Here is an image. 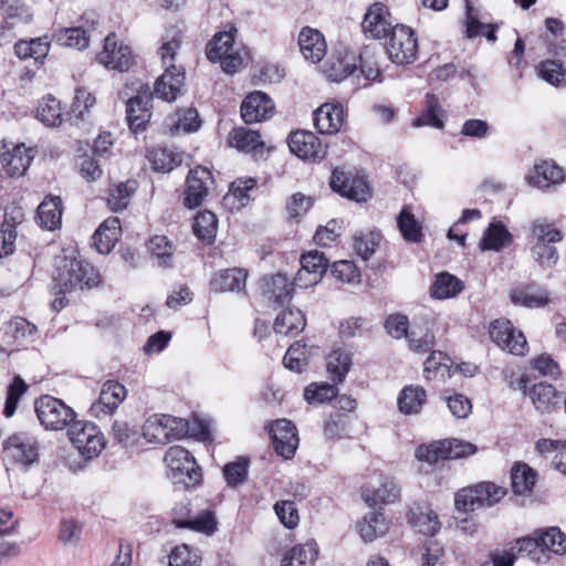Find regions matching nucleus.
I'll return each instance as SVG.
<instances>
[{"label":"nucleus","instance_id":"nucleus-29","mask_svg":"<svg viewBox=\"0 0 566 566\" xmlns=\"http://www.w3.org/2000/svg\"><path fill=\"white\" fill-rule=\"evenodd\" d=\"M298 45L303 56L312 63L321 62L326 55L327 44L324 35L311 27L301 30Z\"/></svg>","mask_w":566,"mask_h":566},{"label":"nucleus","instance_id":"nucleus-12","mask_svg":"<svg viewBox=\"0 0 566 566\" xmlns=\"http://www.w3.org/2000/svg\"><path fill=\"white\" fill-rule=\"evenodd\" d=\"M3 459L12 465L31 467L39 460L38 440L25 432L11 434L3 443Z\"/></svg>","mask_w":566,"mask_h":566},{"label":"nucleus","instance_id":"nucleus-41","mask_svg":"<svg viewBox=\"0 0 566 566\" xmlns=\"http://www.w3.org/2000/svg\"><path fill=\"white\" fill-rule=\"evenodd\" d=\"M464 289L463 282L457 276L442 272L437 275L431 285V296L437 300H446L457 296Z\"/></svg>","mask_w":566,"mask_h":566},{"label":"nucleus","instance_id":"nucleus-62","mask_svg":"<svg viewBox=\"0 0 566 566\" xmlns=\"http://www.w3.org/2000/svg\"><path fill=\"white\" fill-rule=\"evenodd\" d=\"M449 358L441 352L432 353L424 361L423 373L428 380L449 376Z\"/></svg>","mask_w":566,"mask_h":566},{"label":"nucleus","instance_id":"nucleus-14","mask_svg":"<svg viewBox=\"0 0 566 566\" xmlns=\"http://www.w3.org/2000/svg\"><path fill=\"white\" fill-rule=\"evenodd\" d=\"M386 50L394 63L399 65L412 63L418 52V41L413 31L403 24L395 25L391 29Z\"/></svg>","mask_w":566,"mask_h":566},{"label":"nucleus","instance_id":"nucleus-36","mask_svg":"<svg viewBox=\"0 0 566 566\" xmlns=\"http://www.w3.org/2000/svg\"><path fill=\"white\" fill-rule=\"evenodd\" d=\"M511 241L512 234L506 227L500 221H494L484 231L480 241V248L482 251L497 252L509 247Z\"/></svg>","mask_w":566,"mask_h":566},{"label":"nucleus","instance_id":"nucleus-19","mask_svg":"<svg viewBox=\"0 0 566 566\" xmlns=\"http://www.w3.org/2000/svg\"><path fill=\"white\" fill-rule=\"evenodd\" d=\"M301 268L295 275V285L307 289L316 285L328 268V260L317 250L304 253L300 260Z\"/></svg>","mask_w":566,"mask_h":566},{"label":"nucleus","instance_id":"nucleus-6","mask_svg":"<svg viewBox=\"0 0 566 566\" xmlns=\"http://www.w3.org/2000/svg\"><path fill=\"white\" fill-rule=\"evenodd\" d=\"M164 461L174 483L190 486L200 482L201 473L196 459L185 448L170 447L166 451Z\"/></svg>","mask_w":566,"mask_h":566},{"label":"nucleus","instance_id":"nucleus-21","mask_svg":"<svg viewBox=\"0 0 566 566\" xmlns=\"http://www.w3.org/2000/svg\"><path fill=\"white\" fill-rule=\"evenodd\" d=\"M213 185L211 171L198 166L189 171L184 203L189 209L199 207Z\"/></svg>","mask_w":566,"mask_h":566},{"label":"nucleus","instance_id":"nucleus-50","mask_svg":"<svg viewBox=\"0 0 566 566\" xmlns=\"http://www.w3.org/2000/svg\"><path fill=\"white\" fill-rule=\"evenodd\" d=\"M218 220L211 211L198 212L193 221V232L202 241L210 242L217 233Z\"/></svg>","mask_w":566,"mask_h":566},{"label":"nucleus","instance_id":"nucleus-8","mask_svg":"<svg viewBox=\"0 0 566 566\" xmlns=\"http://www.w3.org/2000/svg\"><path fill=\"white\" fill-rule=\"evenodd\" d=\"M206 54L210 62L219 63L228 74L235 73L243 65L241 51L234 45L231 31L217 33L207 44Z\"/></svg>","mask_w":566,"mask_h":566},{"label":"nucleus","instance_id":"nucleus-39","mask_svg":"<svg viewBox=\"0 0 566 566\" xmlns=\"http://www.w3.org/2000/svg\"><path fill=\"white\" fill-rule=\"evenodd\" d=\"M397 227L405 241L418 243L423 238L422 223L416 219L410 206H403L397 217Z\"/></svg>","mask_w":566,"mask_h":566},{"label":"nucleus","instance_id":"nucleus-1","mask_svg":"<svg viewBox=\"0 0 566 566\" xmlns=\"http://www.w3.org/2000/svg\"><path fill=\"white\" fill-rule=\"evenodd\" d=\"M512 546L516 556L521 554L534 563L545 565L551 562L552 555L566 554V534L557 526L541 528L531 536L518 538Z\"/></svg>","mask_w":566,"mask_h":566},{"label":"nucleus","instance_id":"nucleus-56","mask_svg":"<svg viewBox=\"0 0 566 566\" xmlns=\"http://www.w3.org/2000/svg\"><path fill=\"white\" fill-rule=\"evenodd\" d=\"M415 126H432L436 128L443 127V120L440 116V106L439 99L433 94H427L426 97V112L423 115L418 117L415 123Z\"/></svg>","mask_w":566,"mask_h":566},{"label":"nucleus","instance_id":"nucleus-13","mask_svg":"<svg viewBox=\"0 0 566 566\" xmlns=\"http://www.w3.org/2000/svg\"><path fill=\"white\" fill-rule=\"evenodd\" d=\"M385 328L387 333L396 339L406 337L409 348L413 352L424 353L430 350L433 346L434 336L431 332L426 331L422 333V329L415 326L413 329L408 333L409 321L406 315L394 314L388 316L385 322Z\"/></svg>","mask_w":566,"mask_h":566},{"label":"nucleus","instance_id":"nucleus-17","mask_svg":"<svg viewBox=\"0 0 566 566\" xmlns=\"http://www.w3.org/2000/svg\"><path fill=\"white\" fill-rule=\"evenodd\" d=\"M400 493V486L392 478L381 475L376 483L368 482L364 485L361 499L368 506L375 507L398 502Z\"/></svg>","mask_w":566,"mask_h":566},{"label":"nucleus","instance_id":"nucleus-33","mask_svg":"<svg viewBox=\"0 0 566 566\" xmlns=\"http://www.w3.org/2000/svg\"><path fill=\"white\" fill-rule=\"evenodd\" d=\"M248 273L240 268L221 270L212 277L210 289L217 293L239 292L244 289Z\"/></svg>","mask_w":566,"mask_h":566},{"label":"nucleus","instance_id":"nucleus-57","mask_svg":"<svg viewBox=\"0 0 566 566\" xmlns=\"http://www.w3.org/2000/svg\"><path fill=\"white\" fill-rule=\"evenodd\" d=\"M28 388L29 386L20 376H15L13 378L12 382L8 386L7 389V398L3 409L4 417L11 418L14 415L18 402L27 392Z\"/></svg>","mask_w":566,"mask_h":566},{"label":"nucleus","instance_id":"nucleus-35","mask_svg":"<svg viewBox=\"0 0 566 566\" xmlns=\"http://www.w3.org/2000/svg\"><path fill=\"white\" fill-rule=\"evenodd\" d=\"M255 186L256 180L254 178H238L231 184L229 192L224 196V205L231 210L244 208L251 199L250 191H252Z\"/></svg>","mask_w":566,"mask_h":566},{"label":"nucleus","instance_id":"nucleus-48","mask_svg":"<svg viewBox=\"0 0 566 566\" xmlns=\"http://www.w3.org/2000/svg\"><path fill=\"white\" fill-rule=\"evenodd\" d=\"M535 478V472L527 464H515L511 472L514 492L518 495L530 494L534 488Z\"/></svg>","mask_w":566,"mask_h":566},{"label":"nucleus","instance_id":"nucleus-30","mask_svg":"<svg viewBox=\"0 0 566 566\" xmlns=\"http://www.w3.org/2000/svg\"><path fill=\"white\" fill-rule=\"evenodd\" d=\"M122 227L117 217L107 218L95 231L92 243L101 254L109 253L119 240Z\"/></svg>","mask_w":566,"mask_h":566},{"label":"nucleus","instance_id":"nucleus-53","mask_svg":"<svg viewBox=\"0 0 566 566\" xmlns=\"http://www.w3.org/2000/svg\"><path fill=\"white\" fill-rule=\"evenodd\" d=\"M135 182H120L109 189L107 206L112 211H120L128 206L129 198L135 191Z\"/></svg>","mask_w":566,"mask_h":566},{"label":"nucleus","instance_id":"nucleus-4","mask_svg":"<svg viewBox=\"0 0 566 566\" xmlns=\"http://www.w3.org/2000/svg\"><path fill=\"white\" fill-rule=\"evenodd\" d=\"M531 239L533 260L539 265H554L558 260V252L554 243L563 240L562 231L553 223L538 219L531 224Z\"/></svg>","mask_w":566,"mask_h":566},{"label":"nucleus","instance_id":"nucleus-11","mask_svg":"<svg viewBox=\"0 0 566 566\" xmlns=\"http://www.w3.org/2000/svg\"><path fill=\"white\" fill-rule=\"evenodd\" d=\"M96 61L106 70L128 72L135 64L132 48L117 34L109 33L103 49L97 53Z\"/></svg>","mask_w":566,"mask_h":566},{"label":"nucleus","instance_id":"nucleus-49","mask_svg":"<svg viewBox=\"0 0 566 566\" xmlns=\"http://www.w3.org/2000/svg\"><path fill=\"white\" fill-rule=\"evenodd\" d=\"M294 286L295 281L292 283L286 275L276 274L266 280L265 293L276 302L283 303L291 300Z\"/></svg>","mask_w":566,"mask_h":566},{"label":"nucleus","instance_id":"nucleus-9","mask_svg":"<svg viewBox=\"0 0 566 566\" xmlns=\"http://www.w3.org/2000/svg\"><path fill=\"white\" fill-rule=\"evenodd\" d=\"M67 436L74 448L85 459L97 457L105 447L104 434L93 422L74 419L67 429Z\"/></svg>","mask_w":566,"mask_h":566},{"label":"nucleus","instance_id":"nucleus-16","mask_svg":"<svg viewBox=\"0 0 566 566\" xmlns=\"http://www.w3.org/2000/svg\"><path fill=\"white\" fill-rule=\"evenodd\" d=\"M491 339L502 349L517 356L528 350L524 334L507 319H495L490 326Z\"/></svg>","mask_w":566,"mask_h":566},{"label":"nucleus","instance_id":"nucleus-54","mask_svg":"<svg viewBox=\"0 0 566 566\" xmlns=\"http://www.w3.org/2000/svg\"><path fill=\"white\" fill-rule=\"evenodd\" d=\"M367 81H381V72L376 61V52L366 46L357 54V67Z\"/></svg>","mask_w":566,"mask_h":566},{"label":"nucleus","instance_id":"nucleus-28","mask_svg":"<svg viewBox=\"0 0 566 566\" xmlns=\"http://www.w3.org/2000/svg\"><path fill=\"white\" fill-rule=\"evenodd\" d=\"M185 83V71L182 67H167L155 83V95L166 102L176 101L181 94Z\"/></svg>","mask_w":566,"mask_h":566},{"label":"nucleus","instance_id":"nucleus-23","mask_svg":"<svg viewBox=\"0 0 566 566\" xmlns=\"http://www.w3.org/2000/svg\"><path fill=\"white\" fill-rule=\"evenodd\" d=\"M275 452L285 460L291 459L298 447L296 428L286 419L276 420L270 429Z\"/></svg>","mask_w":566,"mask_h":566},{"label":"nucleus","instance_id":"nucleus-15","mask_svg":"<svg viewBox=\"0 0 566 566\" xmlns=\"http://www.w3.org/2000/svg\"><path fill=\"white\" fill-rule=\"evenodd\" d=\"M33 154L24 144L0 143V166L9 177H22L29 169Z\"/></svg>","mask_w":566,"mask_h":566},{"label":"nucleus","instance_id":"nucleus-25","mask_svg":"<svg viewBox=\"0 0 566 566\" xmlns=\"http://www.w3.org/2000/svg\"><path fill=\"white\" fill-rule=\"evenodd\" d=\"M361 27L364 33L373 39L390 35L394 27L388 8L379 2L373 3L365 13Z\"/></svg>","mask_w":566,"mask_h":566},{"label":"nucleus","instance_id":"nucleus-46","mask_svg":"<svg viewBox=\"0 0 566 566\" xmlns=\"http://www.w3.org/2000/svg\"><path fill=\"white\" fill-rule=\"evenodd\" d=\"M36 117L46 126H59L63 122V109L60 101L54 96H44L36 109Z\"/></svg>","mask_w":566,"mask_h":566},{"label":"nucleus","instance_id":"nucleus-58","mask_svg":"<svg viewBox=\"0 0 566 566\" xmlns=\"http://www.w3.org/2000/svg\"><path fill=\"white\" fill-rule=\"evenodd\" d=\"M181 40L178 34L169 35L163 38L161 45L158 49V54L160 56V60L163 62V66L165 70L167 67L174 69L179 67L176 65V56L178 54V51L180 49Z\"/></svg>","mask_w":566,"mask_h":566},{"label":"nucleus","instance_id":"nucleus-7","mask_svg":"<svg viewBox=\"0 0 566 566\" xmlns=\"http://www.w3.org/2000/svg\"><path fill=\"white\" fill-rule=\"evenodd\" d=\"M34 410L40 424L51 431L70 427L76 416L75 411L61 399L49 395L35 399Z\"/></svg>","mask_w":566,"mask_h":566},{"label":"nucleus","instance_id":"nucleus-5","mask_svg":"<svg viewBox=\"0 0 566 566\" xmlns=\"http://www.w3.org/2000/svg\"><path fill=\"white\" fill-rule=\"evenodd\" d=\"M505 495V488L492 482H481L457 492L454 506L459 512H472L484 506H493Z\"/></svg>","mask_w":566,"mask_h":566},{"label":"nucleus","instance_id":"nucleus-38","mask_svg":"<svg viewBox=\"0 0 566 566\" xmlns=\"http://www.w3.org/2000/svg\"><path fill=\"white\" fill-rule=\"evenodd\" d=\"M530 398L541 413L552 412L560 400L555 387L546 382L534 385L530 391Z\"/></svg>","mask_w":566,"mask_h":566},{"label":"nucleus","instance_id":"nucleus-52","mask_svg":"<svg viewBox=\"0 0 566 566\" xmlns=\"http://www.w3.org/2000/svg\"><path fill=\"white\" fill-rule=\"evenodd\" d=\"M179 527H187L206 535H212L217 531L218 521L212 510H205L193 518L179 522Z\"/></svg>","mask_w":566,"mask_h":566},{"label":"nucleus","instance_id":"nucleus-63","mask_svg":"<svg viewBox=\"0 0 566 566\" xmlns=\"http://www.w3.org/2000/svg\"><path fill=\"white\" fill-rule=\"evenodd\" d=\"M536 449L542 453L559 450L553 459V464L559 472L566 475V442L562 443L557 440L543 439L536 443Z\"/></svg>","mask_w":566,"mask_h":566},{"label":"nucleus","instance_id":"nucleus-61","mask_svg":"<svg viewBox=\"0 0 566 566\" xmlns=\"http://www.w3.org/2000/svg\"><path fill=\"white\" fill-rule=\"evenodd\" d=\"M75 168L86 181H96L103 175V170L93 154H82L75 158Z\"/></svg>","mask_w":566,"mask_h":566},{"label":"nucleus","instance_id":"nucleus-18","mask_svg":"<svg viewBox=\"0 0 566 566\" xmlns=\"http://www.w3.org/2000/svg\"><path fill=\"white\" fill-rule=\"evenodd\" d=\"M357 69V53L348 46L336 48L324 65L323 73L329 82L339 83Z\"/></svg>","mask_w":566,"mask_h":566},{"label":"nucleus","instance_id":"nucleus-34","mask_svg":"<svg viewBox=\"0 0 566 566\" xmlns=\"http://www.w3.org/2000/svg\"><path fill=\"white\" fill-rule=\"evenodd\" d=\"M319 548L314 539L297 544L289 549L282 558L281 566H314Z\"/></svg>","mask_w":566,"mask_h":566},{"label":"nucleus","instance_id":"nucleus-42","mask_svg":"<svg viewBox=\"0 0 566 566\" xmlns=\"http://www.w3.org/2000/svg\"><path fill=\"white\" fill-rule=\"evenodd\" d=\"M38 216L42 228L54 230L62 219V200L60 197H48L38 207Z\"/></svg>","mask_w":566,"mask_h":566},{"label":"nucleus","instance_id":"nucleus-55","mask_svg":"<svg viewBox=\"0 0 566 566\" xmlns=\"http://www.w3.org/2000/svg\"><path fill=\"white\" fill-rule=\"evenodd\" d=\"M149 161L156 171L168 172L178 166L181 160L167 148H155L149 151Z\"/></svg>","mask_w":566,"mask_h":566},{"label":"nucleus","instance_id":"nucleus-51","mask_svg":"<svg viewBox=\"0 0 566 566\" xmlns=\"http://www.w3.org/2000/svg\"><path fill=\"white\" fill-rule=\"evenodd\" d=\"M54 38L59 44L77 50H84L90 44L86 31L81 27L61 29L55 33Z\"/></svg>","mask_w":566,"mask_h":566},{"label":"nucleus","instance_id":"nucleus-59","mask_svg":"<svg viewBox=\"0 0 566 566\" xmlns=\"http://www.w3.org/2000/svg\"><path fill=\"white\" fill-rule=\"evenodd\" d=\"M200 120L198 112L193 108H186L177 113L176 119L170 125L172 134L191 133L199 128Z\"/></svg>","mask_w":566,"mask_h":566},{"label":"nucleus","instance_id":"nucleus-64","mask_svg":"<svg viewBox=\"0 0 566 566\" xmlns=\"http://www.w3.org/2000/svg\"><path fill=\"white\" fill-rule=\"evenodd\" d=\"M444 549L438 543L430 541L419 549L420 566H443Z\"/></svg>","mask_w":566,"mask_h":566},{"label":"nucleus","instance_id":"nucleus-44","mask_svg":"<svg viewBox=\"0 0 566 566\" xmlns=\"http://www.w3.org/2000/svg\"><path fill=\"white\" fill-rule=\"evenodd\" d=\"M228 142L231 147L243 153H251L263 147V142L258 132L245 127H238L230 132Z\"/></svg>","mask_w":566,"mask_h":566},{"label":"nucleus","instance_id":"nucleus-31","mask_svg":"<svg viewBox=\"0 0 566 566\" xmlns=\"http://www.w3.org/2000/svg\"><path fill=\"white\" fill-rule=\"evenodd\" d=\"M565 174L563 168L551 161L536 164L526 177L528 185L546 189L551 185L563 182Z\"/></svg>","mask_w":566,"mask_h":566},{"label":"nucleus","instance_id":"nucleus-27","mask_svg":"<svg viewBox=\"0 0 566 566\" xmlns=\"http://www.w3.org/2000/svg\"><path fill=\"white\" fill-rule=\"evenodd\" d=\"M344 120L345 112L339 103H324L314 112V125L321 134L338 133Z\"/></svg>","mask_w":566,"mask_h":566},{"label":"nucleus","instance_id":"nucleus-10","mask_svg":"<svg viewBox=\"0 0 566 566\" xmlns=\"http://www.w3.org/2000/svg\"><path fill=\"white\" fill-rule=\"evenodd\" d=\"M143 436L149 443H167L187 433V422L169 415H153L143 424Z\"/></svg>","mask_w":566,"mask_h":566},{"label":"nucleus","instance_id":"nucleus-2","mask_svg":"<svg viewBox=\"0 0 566 566\" xmlns=\"http://www.w3.org/2000/svg\"><path fill=\"white\" fill-rule=\"evenodd\" d=\"M54 282L59 293L64 294L74 290L96 287L101 283V275L86 261L75 258H63L56 266Z\"/></svg>","mask_w":566,"mask_h":566},{"label":"nucleus","instance_id":"nucleus-37","mask_svg":"<svg viewBox=\"0 0 566 566\" xmlns=\"http://www.w3.org/2000/svg\"><path fill=\"white\" fill-rule=\"evenodd\" d=\"M513 304L528 308H536L548 303V293L537 286H520L513 289L510 294Z\"/></svg>","mask_w":566,"mask_h":566},{"label":"nucleus","instance_id":"nucleus-40","mask_svg":"<svg viewBox=\"0 0 566 566\" xmlns=\"http://www.w3.org/2000/svg\"><path fill=\"white\" fill-rule=\"evenodd\" d=\"M426 399L427 394L423 388L410 385L400 391L398 408L403 415H417L421 411Z\"/></svg>","mask_w":566,"mask_h":566},{"label":"nucleus","instance_id":"nucleus-26","mask_svg":"<svg viewBox=\"0 0 566 566\" xmlns=\"http://www.w3.org/2000/svg\"><path fill=\"white\" fill-rule=\"evenodd\" d=\"M126 397V389L117 381L104 384L98 399L92 405L91 411L96 418L112 415Z\"/></svg>","mask_w":566,"mask_h":566},{"label":"nucleus","instance_id":"nucleus-32","mask_svg":"<svg viewBox=\"0 0 566 566\" xmlns=\"http://www.w3.org/2000/svg\"><path fill=\"white\" fill-rule=\"evenodd\" d=\"M305 325L306 319L301 310L286 307L276 315L273 328L277 335L295 337L305 328Z\"/></svg>","mask_w":566,"mask_h":566},{"label":"nucleus","instance_id":"nucleus-45","mask_svg":"<svg viewBox=\"0 0 566 566\" xmlns=\"http://www.w3.org/2000/svg\"><path fill=\"white\" fill-rule=\"evenodd\" d=\"M352 356L344 349L332 350L326 359V367L334 381L342 382L352 367Z\"/></svg>","mask_w":566,"mask_h":566},{"label":"nucleus","instance_id":"nucleus-60","mask_svg":"<svg viewBox=\"0 0 566 566\" xmlns=\"http://www.w3.org/2000/svg\"><path fill=\"white\" fill-rule=\"evenodd\" d=\"M148 251L157 259L158 265L167 266L171 262L174 247L169 243L166 237L155 235L148 242Z\"/></svg>","mask_w":566,"mask_h":566},{"label":"nucleus","instance_id":"nucleus-22","mask_svg":"<svg viewBox=\"0 0 566 566\" xmlns=\"http://www.w3.org/2000/svg\"><path fill=\"white\" fill-rule=\"evenodd\" d=\"M329 184L335 192L355 201H366L370 196V189L364 176H347L338 168L334 169Z\"/></svg>","mask_w":566,"mask_h":566},{"label":"nucleus","instance_id":"nucleus-20","mask_svg":"<svg viewBox=\"0 0 566 566\" xmlns=\"http://www.w3.org/2000/svg\"><path fill=\"white\" fill-rule=\"evenodd\" d=\"M287 143L291 153L303 160L314 161L323 159L326 155V146L312 132L296 130L291 133Z\"/></svg>","mask_w":566,"mask_h":566},{"label":"nucleus","instance_id":"nucleus-43","mask_svg":"<svg viewBox=\"0 0 566 566\" xmlns=\"http://www.w3.org/2000/svg\"><path fill=\"white\" fill-rule=\"evenodd\" d=\"M388 523L379 512H371L364 516L358 524V532L364 542H374L386 534Z\"/></svg>","mask_w":566,"mask_h":566},{"label":"nucleus","instance_id":"nucleus-24","mask_svg":"<svg viewBox=\"0 0 566 566\" xmlns=\"http://www.w3.org/2000/svg\"><path fill=\"white\" fill-rule=\"evenodd\" d=\"M274 103L268 94L255 91L249 94L242 102L241 116L248 124L258 123L270 118L274 113Z\"/></svg>","mask_w":566,"mask_h":566},{"label":"nucleus","instance_id":"nucleus-3","mask_svg":"<svg viewBox=\"0 0 566 566\" xmlns=\"http://www.w3.org/2000/svg\"><path fill=\"white\" fill-rule=\"evenodd\" d=\"M119 96L126 99L129 128L134 132L144 129L151 117V96L148 94V87L140 80H133L125 84Z\"/></svg>","mask_w":566,"mask_h":566},{"label":"nucleus","instance_id":"nucleus-47","mask_svg":"<svg viewBox=\"0 0 566 566\" xmlns=\"http://www.w3.org/2000/svg\"><path fill=\"white\" fill-rule=\"evenodd\" d=\"M410 523L424 535H434L440 528L438 515L428 507H418L411 511L409 516Z\"/></svg>","mask_w":566,"mask_h":566}]
</instances>
